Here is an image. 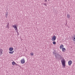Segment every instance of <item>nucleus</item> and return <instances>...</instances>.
<instances>
[{
	"label": "nucleus",
	"instance_id": "13",
	"mask_svg": "<svg viewBox=\"0 0 75 75\" xmlns=\"http://www.w3.org/2000/svg\"><path fill=\"white\" fill-rule=\"evenodd\" d=\"M6 27L8 29H9V23H8L7 25H6Z\"/></svg>",
	"mask_w": 75,
	"mask_h": 75
},
{
	"label": "nucleus",
	"instance_id": "7",
	"mask_svg": "<svg viewBox=\"0 0 75 75\" xmlns=\"http://www.w3.org/2000/svg\"><path fill=\"white\" fill-rule=\"evenodd\" d=\"M3 50L1 49H0V57L3 54Z\"/></svg>",
	"mask_w": 75,
	"mask_h": 75
},
{
	"label": "nucleus",
	"instance_id": "15",
	"mask_svg": "<svg viewBox=\"0 0 75 75\" xmlns=\"http://www.w3.org/2000/svg\"><path fill=\"white\" fill-rule=\"evenodd\" d=\"M70 16L69 14L67 15V18H69L70 17Z\"/></svg>",
	"mask_w": 75,
	"mask_h": 75
},
{
	"label": "nucleus",
	"instance_id": "6",
	"mask_svg": "<svg viewBox=\"0 0 75 75\" xmlns=\"http://www.w3.org/2000/svg\"><path fill=\"white\" fill-rule=\"evenodd\" d=\"M12 64L13 65H16V66H17L18 65V64H17L14 61L12 62Z\"/></svg>",
	"mask_w": 75,
	"mask_h": 75
},
{
	"label": "nucleus",
	"instance_id": "8",
	"mask_svg": "<svg viewBox=\"0 0 75 75\" xmlns=\"http://www.w3.org/2000/svg\"><path fill=\"white\" fill-rule=\"evenodd\" d=\"M72 39L73 41H75V35H74L72 36Z\"/></svg>",
	"mask_w": 75,
	"mask_h": 75
},
{
	"label": "nucleus",
	"instance_id": "20",
	"mask_svg": "<svg viewBox=\"0 0 75 75\" xmlns=\"http://www.w3.org/2000/svg\"><path fill=\"white\" fill-rule=\"evenodd\" d=\"M48 1H49V0H48Z\"/></svg>",
	"mask_w": 75,
	"mask_h": 75
},
{
	"label": "nucleus",
	"instance_id": "14",
	"mask_svg": "<svg viewBox=\"0 0 75 75\" xmlns=\"http://www.w3.org/2000/svg\"><path fill=\"white\" fill-rule=\"evenodd\" d=\"M30 55L31 56H33L34 55V53L33 52H32L30 53Z\"/></svg>",
	"mask_w": 75,
	"mask_h": 75
},
{
	"label": "nucleus",
	"instance_id": "3",
	"mask_svg": "<svg viewBox=\"0 0 75 75\" xmlns=\"http://www.w3.org/2000/svg\"><path fill=\"white\" fill-rule=\"evenodd\" d=\"M52 40L53 41H54L56 40V36H53L51 38Z\"/></svg>",
	"mask_w": 75,
	"mask_h": 75
},
{
	"label": "nucleus",
	"instance_id": "9",
	"mask_svg": "<svg viewBox=\"0 0 75 75\" xmlns=\"http://www.w3.org/2000/svg\"><path fill=\"white\" fill-rule=\"evenodd\" d=\"M13 47H10L9 49V50L10 51H13Z\"/></svg>",
	"mask_w": 75,
	"mask_h": 75
},
{
	"label": "nucleus",
	"instance_id": "5",
	"mask_svg": "<svg viewBox=\"0 0 75 75\" xmlns=\"http://www.w3.org/2000/svg\"><path fill=\"white\" fill-rule=\"evenodd\" d=\"M68 65L69 66L71 65V64H72V62L71 60H70L68 62Z\"/></svg>",
	"mask_w": 75,
	"mask_h": 75
},
{
	"label": "nucleus",
	"instance_id": "19",
	"mask_svg": "<svg viewBox=\"0 0 75 75\" xmlns=\"http://www.w3.org/2000/svg\"><path fill=\"white\" fill-rule=\"evenodd\" d=\"M6 16H7V15H8V12H7L6 13Z\"/></svg>",
	"mask_w": 75,
	"mask_h": 75
},
{
	"label": "nucleus",
	"instance_id": "18",
	"mask_svg": "<svg viewBox=\"0 0 75 75\" xmlns=\"http://www.w3.org/2000/svg\"><path fill=\"white\" fill-rule=\"evenodd\" d=\"M45 2H47V0H45Z\"/></svg>",
	"mask_w": 75,
	"mask_h": 75
},
{
	"label": "nucleus",
	"instance_id": "17",
	"mask_svg": "<svg viewBox=\"0 0 75 75\" xmlns=\"http://www.w3.org/2000/svg\"><path fill=\"white\" fill-rule=\"evenodd\" d=\"M44 4L45 6H47V4L46 3H44Z\"/></svg>",
	"mask_w": 75,
	"mask_h": 75
},
{
	"label": "nucleus",
	"instance_id": "2",
	"mask_svg": "<svg viewBox=\"0 0 75 75\" xmlns=\"http://www.w3.org/2000/svg\"><path fill=\"white\" fill-rule=\"evenodd\" d=\"M14 28L15 30H16V31H18V29H17V25H13L12 26Z\"/></svg>",
	"mask_w": 75,
	"mask_h": 75
},
{
	"label": "nucleus",
	"instance_id": "4",
	"mask_svg": "<svg viewBox=\"0 0 75 75\" xmlns=\"http://www.w3.org/2000/svg\"><path fill=\"white\" fill-rule=\"evenodd\" d=\"M21 64H24L25 63V59H24V58H23L21 59Z\"/></svg>",
	"mask_w": 75,
	"mask_h": 75
},
{
	"label": "nucleus",
	"instance_id": "10",
	"mask_svg": "<svg viewBox=\"0 0 75 75\" xmlns=\"http://www.w3.org/2000/svg\"><path fill=\"white\" fill-rule=\"evenodd\" d=\"M14 51H9V53L10 54H13V53H14Z\"/></svg>",
	"mask_w": 75,
	"mask_h": 75
},
{
	"label": "nucleus",
	"instance_id": "16",
	"mask_svg": "<svg viewBox=\"0 0 75 75\" xmlns=\"http://www.w3.org/2000/svg\"><path fill=\"white\" fill-rule=\"evenodd\" d=\"M53 44L54 45H55L56 44V42L55 41H53Z\"/></svg>",
	"mask_w": 75,
	"mask_h": 75
},
{
	"label": "nucleus",
	"instance_id": "11",
	"mask_svg": "<svg viewBox=\"0 0 75 75\" xmlns=\"http://www.w3.org/2000/svg\"><path fill=\"white\" fill-rule=\"evenodd\" d=\"M64 47V45H62L60 46V48L61 49H62V48Z\"/></svg>",
	"mask_w": 75,
	"mask_h": 75
},
{
	"label": "nucleus",
	"instance_id": "1",
	"mask_svg": "<svg viewBox=\"0 0 75 75\" xmlns=\"http://www.w3.org/2000/svg\"><path fill=\"white\" fill-rule=\"evenodd\" d=\"M62 65V67L64 68L65 67V63H66V61L65 60V59H63L61 61Z\"/></svg>",
	"mask_w": 75,
	"mask_h": 75
},
{
	"label": "nucleus",
	"instance_id": "12",
	"mask_svg": "<svg viewBox=\"0 0 75 75\" xmlns=\"http://www.w3.org/2000/svg\"><path fill=\"white\" fill-rule=\"evenodd\" d=\"M65 51H66V50L65 49V48H62V51H63V52H65Z\"/></svg>",
	"mask_w": 75,
	"mask_h": 75
}]
</instances>
